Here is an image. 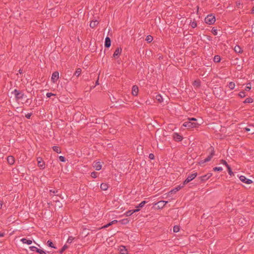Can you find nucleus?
I'll return each instance as SVG.
<instances>
[{"instance_id":"f257e3e1","label":"nucleus","mask_w":254,"mask_h":254,"mask_svg":"<svg viewBox=\"0 0 254 254\" xmlns=\"http://www.w3.org/2000/svg\"><path fill=\"white\" fill-rule=\"evenodd\" d=\"M210 148L211 149V152L210 153L209 155L204 160H201L200 161L199 164L201 165L205 162H207L210 161L214 155L215 151L214 147L211 146Z\"/></svg>"},{"instance_id":"f03ea898","label":"nucleus","mask_w":254,"mask_h":254,"mask_svg":"<svg viewBox=\"0 0 254 254\" xmlns=\"http://www.w3.org/2000/svg\"><path fill=\"white\" fill-rule=\"evenodd\" d=\"M205 22L206 23L211 25L215 21V17L212 14H209L205 18Z\"/></svg>"},{"instance_id":"7ed1b4c3","label":"nucleus","mask_w":254,"mask_h":254,"mask_svg":"<svg viewBox=\"0 0 254 254\" xmlns=\"http://www.w3.org/2000/svg\"><path fill=\"white\" fill-rule=\"evenodd\" d=\"M183 126L185 127H196L199 126V124L196 122H191L190 120H188V121H186L184 123Z\"/></svg>"},{"instance_id":"20e7f679","label":"nucleus","mask_w":254,"mask_h":254,"mask_svg":"<svg viewBox=\"0 0 254 254\" xmlns=\"http://www.w3.org/2000/svg\"><path fill=\"white\" fill-rule=\"evenodd\" d=\"M197 173H194L189 175L188 177L184 181L183 185H187L188 183L193 180L197 176Z\"/></svg>"},{"instance_id":"39448f33","label":"nucleus","mask_w":254,"mask_h":254,"mask_svg":"<svg viewBox=\"0 0 254 254\" xmlns=\"http://www.w3.org/2000/svg\"><path fill=\"white\" fill-rule=\"evenodd\" d=\"M233 64L237 65L238 69L240 70L242 69V66L241 64V60L238 58H236L232 60Z\"/></svg>"},{"instance_id":"423d86ee","label":"nucleus","mask_w":254,"mask_h":254,"mask_svg":"<svg viewBox=\"0 0 254 254\" xmlns=\"http://www.w3.org/2000/svg\"><path fill=\"white\" fill-rule=\"evenodd\" d=\"M38 166L41 169H44L45 168V164L44 161L41 157L37 158Z\"/></svg>"},{"instance_id":"0eeeda50","label":"nucleus","mask_w":254,"mask_h":254,"mask_svg":"<svg viewBox=\"0 0 254 254\" xmlns=\"http://www.w3.org/2000/svg\"><path fill=\"white\" fill-rule=\"evenodd\" d=\"M184 185H180L177 186V187H176L174 189H172V190H171L169 192V194L172 195V194H175L177 191H179L182 188H183L184 187Z\"/></svg>"},{"instance_id":"6e6552de","label":"nucleus","mask_w":254,"mask_h":254,"mask_svg":"<svg viewBox=\"0 0 254 254\" xmlns=\"http://www.w3.org/2000/svg\"><path fill=\"white\" fill-rule=\"evenodd\" d=\"M59 77V73L58 71H54L52 75L51 80L53 82L55 83Z\"/></svg>"},{"instance_id":"1a4fd4ad","label":"nucleus","mask_w":254,"mask_h":254,"mask_svg":"<svg viewBox=\"0 0 254 254\" xmlns=\"http://www.w3.org/2000/svg\"><path fill=\"white\" fill-rule=\"evenodd\" d=\"M239 179L242 182L247 184H250L253 183V181L251 180L247 179L245 176H241L239 177Z\"/></svg>"},{"instance_id":"9d476101","label":"nucleus","mask_w":254,"mask_h":254,"mask_svg":"<svg viewBox=\"0 0 254 254\" xmlns=\"http://www.w3.org/2000/svg\"><path fill=\"white\" fill-rule=\"evenodd\" d=\"M167 203H168V201L161 200V201L157 202L156 203H155V205H157V207L158 209H162L165 206V205Z\"/></svg>"},{"instance_id":"9b49d317","label":"nucleus","mask_w":254,"mask_h":254,"mask_svg":"<svg viewBox=\"0 0 254 254\" xmlns=\"http://www.w3.org/2000/svg\"><path fill=\"white\" fill-rule=\"evenodd\" d=\"M121 52H122V49H121V48L118 47L116 49V50H115V52H114V53L113 54L114 58H115V59L118 58L119 57V56L121 55Z\"/></svg>"},{"instance_id":"f8f14e48","label":"nucleus","mask_w":254,"mask_h":254,"mask_svg":"<svg viewBox=\"0 0 254 254\" xmlns=\"http://www.w3.org/2000/svg\"><path fill=\"white\" fill-rule=\"evenodd\" d=\"M173 138L175 141H180L183 139V136L180 135L177 132H175L173 134Z\"/></svg>"},{"instance_id":"ddd939ff","label":"nucleus","mask_w":254,"mask_h":254,"mask_svg":"<svg viewBox=\"0 0 254 254\" xmlns=\"http://www.w3.org/2000/svg\"><path fill=\"white\" fill-rule=\"evenodd\" d=\"M138 93V87L137 85H133L132 87V94L133 96H137Z\"/></svg>"},{"instance_id":"4468645a","label":"nucleus","mask_w":254,"mask_h":254,"mask_svg":"<svg viewBox=\"0 0 254 254\" xmlns=\"http://www.w3.org/2000/svg\"><path fill=\"white\" fill-rule=\"evenodd\" d=\"M24 96V93L20 91L18 93L16 94L15 96V99L16 101H18L19 99H22Z\"/></svg>"},{"instance_id":"2eb2a0df","label":"nucleus","mask_w":254,"mask_h":254,"mask_svg":"<svg viewBox=\"0 0 254 254\" xmlns=\"http://www.w3.org/2000/svg\"><path fill=\"white\" fill-rule=\"evenodd\" d=\"M111 39L109 37H107L105 38V47L106 48H109L111 46Z\"/></svg>"},{"instance_id":"dca6fc26","label":"nucleus","mask_w":254,"mask_h":254,"mask_svg":"<svg viewBox=\"0 0 254 254\" xmlns=\"http://www.w3.org/2000/svg\"><path fill=\"white\" fill-rule=\"evenodd\" d=\"M8 163L10 165H13L15 162V159L12 156H8L7 158Z\"/></svg>"},{"instance_id":"f3484780","label":"nucleus","mask_w":254,"mask_h":254,"mask_svg":"<svg viewBox=\"0 0 254 254\" xmlns=\"http://www.w3.org/2000/svg\"><path fill=\"white\" fill-rule=\"evenodd\" d=\"M234 50L236 53L242 54L243 53V49L239 45L235 46Z\"/></svg>"},{"instance_id":"a211bd4d","label":"nucleus","mask_w":254,"mask_h":254,"mask_svg":"<svg viewBox=\"0 0 254 254\" xmlns=\"http://www.w3.org/2000/svg\"><path fill=\"white\" fill-rule=\"evenodd\" d=\"M118 222V221L116 220H113L112 221H111V222L107 224L106 225H105L104 226H103V227H102L101 228H100L99 229H103V228H106L110 226H111L112 225L114 224H116Z\"/></svg>"},{"instance_id":"6ab92c4d","label":"nucleus","mask_w":254,"mask_h":254,"mask_svg":"<svg viewBox=\"0 0 254 254\" xmlns=\"http://www.w3.org/2000/svg\"><path fill=\"white\" fill-rule=\"evenodd\" d=\"M94 167L95 168L96 170L99 171L101 169L102 165H101V163L100 162H95V164L94 165Z\"/></svg>"},{"instance_id":"aec40b11","label":"nucleus","mask_w":254,"mask_h":254,"mask_svg":"<svg viewBox=\"0 0 254 254\" xmlns=\"http://www.w3.org/2000/svg\"><path fill=\"white\" fill-rule=\"evenodd\" d=\"M199 180H200V183H204L206 180H208L207 176L205 175L203 176H202L201 177H199L197 178Z\"/></svg>"},{"instance_id":"412c9836","label":"nucleus","mask_w":254,"mask_h":254,"mask_svg":"<svg viewBox=\"0 0 254 254\" xmlns=\"http://www.w3.org/2000/svg\"><path fill=\"white\" fill-rule=\"evenodd\" d=\"M120 253L121 254H127V250L126 249V247L125 246H122V248H121L120 250Z\"/></svg>"},{"instance_id":"4be33fe9","label":"nucleus","mask_w":254,"mask_h":254,"mask_svg":"<svg viewBox=\"0 0 254 254\" xmlns=\"http://www.w3.org/2000/svg\"><path fill=\"white\" fill-rule=\"evenodd\" d=\"M200 80L199 79L195 80L193 81L192 85L196 87H199L200 86Z\"/></svg>"},{"instance_id":"5701e85b","label":"nucleus","mask_w":254,"mask_h":254,"mask_svg":"<svg viewBox=\"0 0 254 254\" xmlns=\"http://www.w3.org/2000/svg\"><path fill=\"white\" fill-rule=\"evenodd\" d=\"M24 244H26L27 245H31L32 243V241L30 240H27L26 238H23L21 240Z\"/></svg>"},{"instance_id":"b1692460","label":"nucleus","mask_w":254,"mask_h":254,"mask_svg":"<svg viewBox=\"0 0 254 254\" xmlns=\"http://www.w3.org/2000/svg\"><path fill=\"white\" fill-rule=\"evenodd\" d=\"M99 23L98 21L97 20L92 21L90 22V27L93 28H94Z\"/></svg>"},{"instance_id":"393cba45","label":"nucleus","mask_w":254,"mask_h":254,"mask_svg":"<svg viewBox=\"0 0 254 254\" xmlns=\"http://www.w3.org/2000/svg\"><path fill=\"white\" fill-rule=\"evenodd\" d=\"M100 188L102 190H106L108 188V186L107 184L105 183H102L100 186Z\"/></svg>"},{"instance_id":"a878e982","label":"nucleus","mask_w":254,"mask_h":254,"mask_svg":"<svg viewBox=\"0 0 254 254\" xmlns=\"http://www.w3.org/2000/svg\"><path fill=\"white\" fill-rule=\"evenodd\" d=\"M213 61L215 63H219L221 61L220 56L219 55H215L214 57Z\"/></svg>"},{"instance_id":"bb28decb","label":"nucleus","mask_w":254,"mask_h":254,"mask_svg":"<svg viewBox=\"0 0 254 254\" xmlns=\"http://www.w3.org/2000/svg\"><path fill=\"white\" fill-rule=\"evenodd\" d=\"M253 101L254 100L253 98L249 97L245 100V101H244V103H253Z\"/></svg>"},{"instance_id":"cd10ccee","label":"nucleus","mask_w":254,"mask_h":254,"mask_svg":"<svg viewBox=\"0 0 254 254\" xmlns=\"http://www.w3.org/2000/svg\"><path fill=\"white\" fill-rule=\"evenodd\" d=\"M81 69L80 68H78L75 72L74 73V75L77 77H78L79 75L81 74Z\"/></svg>"},{"instance_id":"c85d7f7f","label":"nucleus","mask_w":254,"mask_h":254,"mask_svg":"<svg viewBox=\"0 0 254 254\" xmlns=\"http://www.w3.org/2000/svg\"><path fill=\"white\" fill-rule=\"evenodd\" d=\"M53 150L54 151H55L56 152H57L58 153H61V149H60V148L58 146H54L53 147Z\"/></svg>"},{"instance_id":"c756f323","label":"nucleus","mask_w":254,"mask_h":254,"mask_svg":"<svg viewBox=\"0 0 254 254\" xmlns=\"http://www.w3.org/2000/svg\"><path fill=\"white\" fill-rule=\"evenodd\" d=\"M153 39V38L152 36L151 35H148L146 39H145V40L148 42V43H150L152 41Z\"/></svg>"},{"instance_id":"7c9ffc66","label":"nucleus","mask_w":254,"mask_h":254,"mask_svg":"<svg viewBox=\"0 0 254 254\" xmlns=\"http://www.w3.org/2000/svg\"><path fill=\"white\" fill-rule=\"evenodd\" d=\"M68 248V246L65 244L64 245L63 248L60 250L59 253L60 254H62L63 252Z\"/></svg>"},{"instance_id":"2f4dec72","label":"nucleus","mask_w":254,"mask_h":254,"mask_svg":"<svg viewBox=\"0 0 254 254\" xmlns=\"http://www.w3.org/2000/svg\"><path fill=\"white\" fill-rule=\"evenodd\" d=\"M156 99L159 103L162 102L163 100L162 97L160 94H158L156 96Z\"/></svg>"},{"instance_id":"473e14b6","label":"nucleus","mask_w":254,"mask_h":254,"mask_svg":"<svg viewBox=\"0 0 254 254\" xmlns=\"http://www.w3.org/2000/svg\"><path fill=\"white\" fill-rule=\"evenodd\" d=\"M119 222H120L122 224H127L129 222V220L128 219H123L119 221Z\"/></svg>"},{"instance_id":"72a5a7b5","label":"nucleus","mask_w":254,"mask_h":254,"mask_svg":"<svg viewBox=\"0 0 254 254\" xmlns=\"http://www.w3.org/2000/svg\"><path fill=\"white\" fill-rule=\"evenodd\" d=\"M228 87L230 89H233L235 87V84L233 82H229Z\"/></svg>"},{"instance_id":"f704fd0d","label":"nucleus","mask_w":254,"mask_h":254,"mask_svg":"<svg viewBox=\"0 0 254 254\" xmlns=\"http://www.w3.org/2000/svg\"><path fill=\"white\" fill-rule=\"evenodd\" d=\"M244 129L245 130V131H247V132L250 131L251 132V134H252L254 133V130L253 129H251L248 127H245L244 128Z\"/></svg>"},{"instance_id":"c9c22d12","label":"nucleus","mask_w":254,"mask_h":254,"mask_svg":"<svg viewBox=\"0 0 254 254\" xmlns=\"http://www.w3.org/2000/svg\"><path fill=\"white\" fill-rule=\"evenodd\" d=\"M47 245L49 247L55 248V249L56 248V247H54V244L53 243V242L51 241H50V240H48V242H47Z\"/></svg>"},{"instance_id":"e433bc0d","label":"nucleus","mask_w":254,"mask_h":254,"mask_svg":"<svg viewBox=\"0 0 254 254\" xmlns=\"http://www.w3.org/2000/svg\"><path fill=\"white\" fill-rule=\"evenodd\" d=\"M227 170H228V174L230 175V176H232V175H234V173L231 169V168L230 166H227Z\"/></svg>"},{"instance_id":"4c0bfd02","label":"nucleus","mask_w":254,"mask_h":254,"mask_svg":"<svg viewBox=\"0 0 254 254\" xmlns=\"http://www.w3.org/2000/svg\"><path fill=\"white\" fill-rule=\"evenodd\" d=\"M146 203V201H143L140 203L139 204L138 206L136 207V208H142L144 206V205Z\"/></svg>"},{"instance_id":"58836bf2","label":"nucleus","mask_w":254,"mask_h":254,"mask_svg":"<svg viewBox=\"0 0 254 254\" xmlns=\"http://www.w3.org/2000/svg\"><path fill=\"white\" fill-rule=\"evenodd\" d=\"M190 25L192 28H194L197 26V23L196 21H193L192 22H190Z\"/></svg>"},{"instance_id":"ea45409f","label":"nucleus","mask_w":254,"mask_h":254,"mask_svg":"<svg viewBox=\"0 0 254 254\" xmlns=\"http://www.w3.org/2000/svg\"><path fill=\"white\" fill-rule=\"evenodd\" d=\"M180 230V227L178 225H175L174 226L173 231L174 232H178Z\"/></svg>"},{"instance_id":"a19ab883","label":"nucleus","mask_w":254,"mask_h":254,"mask_svg":"<svg viewBox=\"0 0 254 254\" xmlns=\"http://www.w3.org/2000/svg\"><path fill=\"white\" fill-rule=\"evenodd\" d=\"M239 96L241 97V98H244L246 95V93L244 91H241L239 93Z\"/></svg>"},{"instance_id":"79ce46f5","label":"nucleus","mask_w":254,"mask_h":254,"mask_svg":"<svg viewBox=\"0 0 254 254\" xmlns=\"http://www.w3.org/2000/svg\"><path fill=\"white\" fill-rule=\"evenodd\" d=\"M213 170L214 171H222V168L221 167H215Z\"/></svg>"},{"instance_id":"37998d69","label":"nucleus","mask_w":254,"mask_h":254,"mask_svg":"<svg viewBox=\"0 0 254 254\" xmlns=\"http://www.w3.org/2000/svg\"><path fill=\"white\" fill-rule=\"evenodd\" d=\"M220 162L221 163H222V164L225 165V166L226 167H227V166H229V165L227 163V162L225 160H223V159H221L220 160Z\"/></svg>"},{"instance_id":"c03bdc74","label":"nucleus","mask_w":254,"mask_h":254,"mask_svg":"<svg viewBox=\"0 0 254 254\" xmlns=\"http://www.w3.org/2000/svg\"><path fill=\"white\" fill-rule=\"evenodd\" d=\"M29 248H30V249L32 251H33V252H37V250H39V249H38L37 247H34V246L30 247Z\"/></svg>"},{"instance_id":"a18cd8bd","label":"nucleus","mask_w":254,"mask_h":254,"mask_svg":"<svg viewBox=\"0 0 254 254\" xmlns=\"http://www.w3.org/2000/svg\"><path fill=\"white\" fill-rule=\"evenodd\" d=\"M74 238L72 236H69L67 240V243L70 244L72 243V241L73 240Z\"/></svg>"},{"instance_id":"49530a36","label":"nucleus","mask_w":254,"mask_h":254,"mask_svg":"<svg viewBox=\"0 0 254 254\" xmlns=\"http://www.w3.org/2000/svg\"><path fill=\"white\" fill-rule=\"evenodd\" d=\"M59 158L60 161L61 162H64L66 161V159L64 156H59Z\"/></svg>"},{"instance_id":"de8ad7c7","label":"nucleus","mask_w":254,"mask_h":254,"mask_svg":"<svg viewBox=\"0 0 254 254\" xmlns=\"http://www.w3.org/2000/svg\"><path fill=\"white\" fill-rule=\"evenodd\" d=\"M212 33L214 35H217V30L215 29L214 27H213L212 29Z\"/></svg>"},{"instance_id":"09e8293b","label":"nucleus","mask_w":254,"mask_h":254,"mask_svg":"<svg viewBox=\"0 0 254 254\" xmlns=\"http://www.w3.org/2000/svg\"><path fill=\"white\" fill-rule=\"evenodd\" d=\"M132 214H133V213H132V210H128V211H127V212L126 213V215L127 216H129L131 215Z\"/></svg>"},{"instance_id":"8fccbe9b","label":"nucleus","mask_w":254,"mask_h":254,"mask_svg":"<svg viewBox=\"0 0 254 254\" xmlns=\"http://www.w3.org/2000/svg\"><path fill=\"white\" fill-rule=\"evenodd\" d=\"M58 192V190H50V193H52L53 194L56 193V194H57V196H59V194L57 193Z\"/></svg>"},{"instance_id":"3c124183","label":"nucleus","mask_w":254,"mask_h":254,"mask_svg":"<svg viewBox=\"0 0 254 254\" xmlns=\"http://www.w3.org/2000/svg\"><path fill=\"white\" fill-rule=\"evenodd\" d=\"M37 253H39V254H46L45 252L41 249H39V250H37Z\"/></svg>"},{"instance_id":"603ef678","label":"nucleus","mask_w":254,"mask_h":254,"mask_svg":"<svg viewBox=\"0 0 254 254\" xmlns=\"http://www.w3.org/2000/svg\"><path fill=\"white\" fill-rule=\"evenodd\" d=\"M91 176L93 178H96L97 177V173L95 172H93L91 174Z\"/></svg>"},{"instance_id":"864d4df0","label":"nucleus","mask_w":254,"mask_h":254,"mask_svg":"<svg viewBox=\"0 0 254 254\" xmlns=\"http://www.w3.org/2000/svg\"><path fill=\"white\" fill-rule=\"evenodd\" d=\"M55 94H54L52 93H50V92L47 93L46 94V96L48 98H50L51 96H55Z\"/></svg>"},{"instance_id":"5fc2aeb1","label":"nucleus","mask_w":254,"mask_h":254,"mask_svg":"<svg viewBox=\"0 0 254 254\" xmlns=\"http://www.w3.org/2000/svg\"><path fill=\"white\" fill-rule=\"evenodd\" d=\"M149 158L153 160L154 159V155L153 153H150L149 155Z\"/></svg>"},{"instance_id":"6e6d98bb","label":"nucleus","mask_w":254,"mask_h":254,"mask_svg":"<svg viewBox=\"0 0 254 254\" xmlns=\"http://www.w3.org/2000/svg\"><path fill=\"white\" fill-rule=\"evenodd\" d=\"M32 114L31 113H28L27 114H26V115H25V117H26L27 119H30V117H31V116Z\"/></svg>"},{"instance_id":"4d7b16f0","label":"nucleus","mask_w":254,"mask_h":254,"mask_svg":"<svg viewBox=\"0 0 254 254\" xmlns=\"http://www.w3.org/2000/svg\"><path fill=\"white\" fill-rule=\"evenodd\" d=\"M249 84L251 85V83H248L247 84V86H246V89H245V90H247V91H249L251 89V86H248V85H249Z\"/></svg>"},{"instance_id":"13d9d810","label":"nucleus","mask_w":254,"mask_h":254,"mask_svg":"<svg viewBox=\"0 0 254 254\" xmlns=\"http://www.w3.org/2000/svg\"><path fill=\"white\" fill-rule=\"evenodd\" d=\"M188 120H190L191 122H192V121L196 122L197 121V120L194 118H189Z\"/></svg>"},{"instance_id":"bf43d9fd","label":"nucleus","mask_w":254,"mask_h":254,"mask_svg":"<svg viewBox=\"0 0 254 254\" xmlns=\"http://www.w3.org/2000/svg\"><path fill=\"white\" fill-rule=\"evenodd\" d=\"M132 213H134L135 212H138L140 210V209L138 208H136L135 209L131 210Z\"/></svg>"},{"instance_id":"052dcab7","label":"nucleus","mask_w":254,"mask_h":254,"mask_svg":"<svg viewBox=\"0 0 254 254\" xmlns=\"http://www.w3.org/2000/svg\"><path fill=\"white\" fill-rule=\"evenodd\" d=\"M205 175L207 176V178L208 179H209L212 176V173H208V174H207Z\"/></svg>"},{"instance_id":"680f3d73","label":"nucleus","mask_w":254,"mask_h":254,"mask_svg":"<svg viewBox=\"0 0 254 254\" xmlns=\"http://www.w3.org/2000/svg\"><path fill=\"white\" fill-rule=\"evenodd\" d=\"M19 91H20L19 90H18L16 89H15L12 93H14L15 96L16 94L18 93Z\"/></svg>"},{"instance_id":"e2e57ef3","label":"nucleus","mask_w":254,"mask_h":254,"mask_svg":"<svg viewBox=\"0 0 254 254\" xmlns=\"http://www.w3.org/2000/svg\"><path fill=\"white\" fill-rule=\"evenodd\" d=\"M26 103H28L29 104H31V101H30L29 99H27L26 101Z\"/></svg>"},{"instance_id":"0e129e2a","label":"nucleus","mask_w":254,"mask_h":254,"mask_svg":"<svg viewBox=\"0 0 254 254\" xmlns=\"http://www.w3.org/2000/svg\"><path fill=\"white\" fill-rule=\"evenodd\" d=\"M2 205H3L2 201H0V209H1L2 208Z\"/></svg>"},{"instance_id":"69168bd1","label":"nucleus","mask_w":254,"mask_h":254,"mask_svg":"<svg viewBox=\"0 0 254 254\" xmlns=\"http://www.w3.org/2000/svg\"><path fill=\"white\" fill-rule=\"evenodd\" d=\"M4 235V233H0V237H3Z\"/></svg>"},{"instance_id":"338daca9","label":"nucleus","mask_w":254,"mask_h":254,"mask_svg":"<svg viewBox=\"0 0 254 254\" xmlns=\"http://www.w3.org/2000/svg\"><path fill=\"white\" fill-rule=\"evenodd\" d=\"M19 73L20 74H22V73H23V70H22V69H20L19 70Z\"/></svg>"},{"instance_id":"774afa93","label":"nucleus","mask_w":254,"mask_h":254,"mask_svg":"<svg viewBox=\"0 0 254 254\" xmlns=\"http://www.w3.org/2000/svg\"><path fill=\"white\" fill-rule=\"evenodd\" d=\"M251 13L252 14H254V6L253 7L252 9V12Z\"/></svg>"}]
</instances>
